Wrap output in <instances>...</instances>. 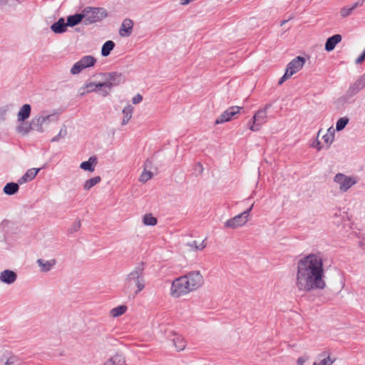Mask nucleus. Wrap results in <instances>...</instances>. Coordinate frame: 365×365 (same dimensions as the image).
I'll use <instances>...</instances> for the list:
<instances>
[{"label":"nucleus","instance_id":"nucleus-1","mask_svg":"<svg viewBox=\"0 0 365 365\" xmlns=\"http://www.w3.org/2000/svg\"><path fill=\"white\" fill-rule=\"evenodd\" d=\"M323 264L320 252L309 254L297 262L296 287L299 292H308L326 287Z\"/></svg>","mask_w":365,"mask_h":365},{"label":"nucleus","instance_id":"nucleus-2","mask_svg":"<svg viewBox=\"0 0 365 365\" xmlns=\"http://www.w3.org/2000/svg\"><path fill=\"white\" fill-rule=\"evenodd\" d=\"M144 269V263L140 262L126 276L125 279V291L127 292L133 284L136 287V290L133 297H135L145 287Z\"/></svg>","mask_w":365,"mask_h":365},{"label":"nucleus","instance_id":"nucleus-3","mask_svg":"<svg viewBox=\"0 0 365 365\" xmlns=\"http://www.w3.org/2000/svg\"><path fill=\"white\" fill-rule=\"evenodd\" d=\"M82 13L86 25L101 21L108 16L107 11L103 7L86 6L83 9Z\"/></svg>","mask_w":365,"mask_h":365},{"label":"nucleus","instance_id":"nucleus-4","mask_svg":"<svg viewBox=\"0 0 365 365\" xmlns=\"http://www.w3.org/2000/svg\"><path fill=\"white\" fill-rule=\"evenodd\" d=\"M272 106L271 103H267L264 106L263 109L259 110L252 117L250 121L249 128L252 131H257L259 130L260 126L267 122V110Z\"/></svg>","mask_w":365,"mask_h":365},{"label":"nucleus","instance_id":"nucleus-5","mask_svg":"<svg viewBox=\"0 0 365 365\" xmlns=\"http://www.w3.org/2000/svg\"><path fill=\"white\" fill-rule=\"evenodd\" d=\"M334 182L339 185L341 192H347L353 185L358 182V179L354 176H348L339 173L334 178Z\"/></svg>","mask_w":365,"mask_h":365},{"label":"nucleus","instance_id":"nucleus-6","mask_svg":"<svg viewBox=\"0 0 365 365\" xmlns=\"http://www.w3.org/2000/svg\"><path fill=\"white\" fill-rule=\"evenodd\" d=\"M192 292L187 287L185 278L182 276L175 279L171 286L170 294L174 297H180L181 295L186 294Z\"/></svg>","mask_w":365,"mask_h":365},{"label":"nucleus","instance_id":"nucleus-7","mask_svg":"<svg viewBox=\"0 0 365 365\" xmlns=\"http://www.w3.org/2000/svg\"><path fill=\"white\" fill-rule=\"evenodd\" d=\"M57 120L58 118L56 115H45L43 113L32 118L35 130L41 133L44 132V125H48L50 123Z\"/></svg>","mask_w":365,"mask_h":365},{"label":"nucleus","instance_id":"nucleus-8","mask_svg":"<svg viewBox=\"0 0 365 365\" xmlns=\"http://www.w3.org/2000/svg\"><path fill=\"white\" fill-rule=\"evenodd\" d=\"M185 278L187 287L192 291L197 289L203 284V277L200 271H192L183 276Z\"/></svg>","mask_w":365,"mask_h":365},{"label":"nucleus","instance_id":"nucleus-9","mask_svg":"<svg viewBox=\"0 0 365 365\" xmlns=\"http://www.w3.org/2000/svg\"><path fill=\"white\" fill-rule=\"evenodd\" d=\"M365 87V73L359 76L356 81L351 84L343 96L345 101H348Z\"/></svg>","mask_w":365,"mask_h":365},{"label":"nucleus","instance_id":"nucleus-10","mask_svg":"<svg viewBox=\"0 0 365 365\" xmlns=\"http://www.w3.org/2000/svg\"><path fill=\"white\" fill-rule=\"evenodd\" d=\"M103 76L104 81L102 82L101 86H104V88H111L113 86H115L122 81V75L121 73H118L116 72H111L108 73H101Z\"/></svg>","mask_w":365,"mask_h":365},{"label":"nucleus","instance_id":"nucleus-11","mask_svg":"<svg viewBox=\"0 0 365 365\" xmlns=\"http://www.w3.org/2000/svg\"><path fill=\"white\" fill-rule=\"evenodd\" d=\"M242 107L231 106L225 110L216 120L215 124H221L230 121L236 114L239 113Z\"/></svg>","mask_w":365,"mask_h":365},{"label":"nucleus","instance_id":"nucleus-12","mask_svg":"<svg viewBox=\"0 0 365 365\" xmlns=\"http://www.w3.org/2000/svg\"><path fill=\"white\" fill-rule=\"evenodd\" d=\"M247 221V217H246L244 214L240 213L227 220L225 222V227L229 229H236L245 225Z\"/></svg>","mask_w":365,"mask_h":365},{"label":"nucleus","instance_id":"nucleus-13","mask_svg":"<svg viewBox=\"0 0 365 365\" xmlns=\"http://www.w3.org/2000/svg\"><path fill=\"white\" fill-rule=\"evenodd\" d=\"M304 63L305 60L303 57L297 56L287 64L286 71L292 76L303 67Z\"/></svg>","mask_w":365,"mask_h":365},{"label":"nucleus","instance_id":"nucleus-14","mask_svg":"<svg viewBox=\"0 0 365 365\" xmlns=\"http://www.w3.org/2000/svg\"><path fill=\"white\" fill-rule=\"evenodd\" d=\"M133 21L128 18L125 19L119 29V34L122 37H128L133 32Z\"/></svg>","mask_w":365,"mask_h":365},{"label":"nucleus","instance_id":"nucleus-15","mask_svg":"<svg viewBox=\"0 0 365 365\" xmlns=\"http://www.w3.org/2000/svg\"><path fill=\"white\" fill-rule=\"evenodd\" d=\"M17 279L15 272L10 269H5L0 274V280L7 284H13Z\"/></svg>","mask_w":365,"mask_h":365},{"label":"nucleus","instance_id":"nucleus-16","mask_svg":"<svg viewBox=\"0 0 365 365\" xmlns=\"http://www.w3.org/2000/svg\"><path fill=\"white\" fill-rule=\"evenodd\" d=\"M102 83L87 82L81 88V90L86 89V92L88 93L95 92L97 91V89L104 88V86H99ZM101 93L103 96H107L108 95V91L105 88L101 90Z\"/></svg>","mask_w":365,"mask_h":365},{"label":"nucleus","instance_id":"nucleus-17","mask_svg":"<svg viewBox=\"0 0 365 365\" xmlns=\"http://www.w3.org/2000/svg\"><path fill=\"white\" fill-rule=\"evenodd\" d=\"M36 263L40 267V270L41 272H48L56 264V260L55 259H51L50 260L38 259Z\"/></svg>","mask_w":365,"mask_h":365},{"label":"nucleus","instance_id":"nucleus-18","mask_svg":"<svg viewBox=\"0 0 365 365\" xmlns=\"http://www.w3.org/2000/svg\"><path fill=\"white\" fill-rule=\"evenodd\" d=\"M103 365H126L125 358L123 354L116 353L115 355L106 360Z\"/></svg>","mask_w":365,"mask_h":365},{"label":"nucleus","instance_id":"nucleus-19","mask_svg":"<svg viewBox=\"0 0 365 365\" xmlns=\"http://www.w3.org/2000/svg\"><path fill=\"white\" fill-rule=\"evenodd\" d=\"M39 168H31L29 169L25 174L18 180V182L20 185L26 183L32 180L39 172Z\"/></svg>","mask_w":365,"mask_h":365},{"label":"nucleus","instance_id":"nucleus-20","mask_svg":"<svg viewBox=\"0 0 365 365\" xmlns=\"http://www.w3.org/2000/svg\"><path fill=\"white\" fill-rule=\"evenodd\" d=\"M67 26V22H65L64 19L60 18L51 26V29L55 34H63L66 31Z\"/></svg>","mask_w":365,"mask_h":365},{"label":"nucleus","instance_id":"nucleus-21","mask_svg":"<svg viewBox=\"0 0 365 365\" xmlns=\"http://www.w3.org/2000/svg\"><path fill=\"white\" fill-rule=\"evenodd\" d=\"M341 41V36L335 34L327 38L325 43V50L331 51L334 49L336 45Z\"/></svg>","mask_w":365,"mask_h":365},{"label":"nucleus","instance_id":"nucleus-22","mask_svg":"<svg viewBox=\"0 0 365 365\" xmlns=\"http://www.w3.org/2000/svg\"><path fill=\"white\" fill-rule=\"evenodd\" d=\"M97 163V158L95 156H92L87 161L82 162L80 165V168L86 171L93 172Z\"/></svg>","mask_w":365,"mask_h":365},{"label":"nucleus","instance_id":"nucleus-23","mask_svg":"<svg viewBox=\"0 0 365 365\" xmlns=\"http://www.w3.org/2000/svg\"><path fill=\"white\" fill-rule=\"evenodd\" d=\"M31 107L29 104L23 105L18 114V121L24 122L25 120L28 119L31 115Z\"/></svg>","mask_w":365,"mask_h":365},{"label":"nucleus","instance_id":"nucleus-24","mask_svg":"<svg viewBox=\"0 0 365 365\" xmlns=\"http://www.w3.org/2000/svg\"><path fill=\"white\" fill-rule=\"evenodd\" d=\"M83 13L76 14L74 15H71L67 17V25L68 26H75L80 24L83 20L84 21Z\"/></svg>","mask_w":365,"mask_h":365},{"label":"nucleus","instance_id":"nucleus-25","mask_svg":"<svg viewBox=\"0 0 365 365\" xmlns=\"http://www.w3.org/2000/svg\"><path fill=\"white\" fill-rule=\"evenodd\" d=\"M19 182H8L3 188V192L8 195L16 194L19 190Z\"/></svg>","mask_w":365,"mask_h":365},{"label":"nucleus","instance_id":"nucleus-26","mask_svg":"<svg viewBox=\"0 0 365 365\" xmlns=\"http://www.w3.org/2000/svg\"><path fill=\"white\" fill-rule=\"evenodd\" d=\"M174 338L173 339V344L175 345L176 350L180 351H182L186 346V341L184 338L175 333L173 334Z\"/></svg>","mask_w":365,"mask_h":365},{"label":"nucleus","instance_id":"nucleus-27","mask_svg":"<svg viewBox=\"0 0 365 365\" xmlns=\"http://www.w3.org/2000/svg\"><path fill=\"white\" fill-rule=\"evenodd\" d=\"M35 130L34 126L33 125L32 120L30 121L29 125H26L24 123H21L16 127V131L19 133L26 135L28 134L30 131Z\"/></svg>","mask_w":365,"mask_h":365},{"label":"nucleus","instance_id":"nucleus-28","mask_svg":"<svg viewBox=\"0 0 365 365\" xmlns=\"http://www.w3.org/2000/svg\"><path fill=\"white\" fill-rule=\"evenodd\" d=\"M115 47V43L113 41H107L105 42L101 48V55L106 57L110 55L111 51Z\"/></svg>","mask_w":365,"mask_h":365},{"label":"nucleus","instance_id":"nucleus-29","mask_svg":"<svg viewBox=\"0 0 365 365\" xmlns=\"http://www.w3.org/2000/svg\"><path fill=\"white\" fill-rule=\"evenodd\" d=\"M133 107L131 105L126 106L123 110V118L122 120V125H126L132 117Z\"/></svg>","mask_w":365,"mask_h":365},{"label":"nucleus","instance_id":"nucleus-30","mask_svg":"<svg viewBox=\"0 0 365 365\" xmlns=\"http://www.w3.org/2000/svg\"><path fill=\"white\" fill-rule=\"evenodd\" d=\"M318 359L320 361H315L313 365H331L334 363V360H331L329 356H327L326 352L319 354Z\"/></svg>","mask_w":365,"mask_h":365},{"label":"nucleus","instance_id":"nucleus-31","mask_svg":"<svg viewBox=\"0 0 365 365\" xmlns=\"http://www.w3.org/2000/svg\"><path fill=\"white\" fill-rule=\"evenodd\" d=\"M79 61L84 68L93 66L96 63V59L92 56H85Z\"/></svg>","mask_w":365,"mask_h":365},{"label":"nucleus","instance_id":"nucleus-32","mask_svg":"<svg viewBox=\"0 0 365 365\" xmlns=\"http://www.w3.org/2000/svg\"><path fill=\"white\" fill-rule=\"evenodd\" d=\"M101 181V178L100 176H96L87 180L83 184V189L85 190H89L96 185L99 183Z\"/></svg>","mask_w":365,"mask_h":365},{"label":"nucleus","instance_id":"nucleus-33","mask_svg":"<svg viewBox=\"0 0 365 365\" xmlns=\"http://www.w3.org/2000/svg\"><path fill=\"white\" fill-rule=\"evenodd\" d=\"M334 130L332 127H330L326 134L322 136V139L324 143L327 144L328 147L333 143L334 139Z\"/></svg>","mask_w":365,"mask_h":365},{"label":"nucleus","instance_id":"nucleus-34","mask_svg":"<svg viewBox=\"0 0 365 365\" xmlns=\"http://www.w3.org/2000/svg\"><path fill=\"white\" fill-rule=\"evenodd\" d=\"M127 310V307L125 305H120L112 309L110 312V315L113 317H117L123 315Z\"/></svg>","mask_w":365,"mask_h":365},{"label":"nucleus","instance_id":"nucleus-35","mask_svg":"<svg viewBox=\"0 0 365 365\" xmlns=\"http://www.w3.org/2000/svg\"><path fill=\"white\" fill-rule=\"evenodd\" d=\"M143 222L145 225L154 226L157 224L158 220L151 214H147L143 216Z\"/></svg>","mask_w":365,"mask_h":365},{"label":"nucleus","instance_id":"nucleus-36","mask_svg":"<svg viewBox=\"0 0 365 365\" xmlns=\"http://www.w3.org/2000/svg\"><path fill=\"white\" fill-rule=\"evenodd\" d=\"M67 134H68V132H67L66 127L65 125H63V128H61V129L60 130L58 134L57 135L54 136L51 140V141L53 143L58 142L61 139L65 138V137L67 135Z\"/></svg>","mask_w":365,"mask_h":365},{"label":"nucleus","instance_id":"nucleus-37","mask_svg":"<svg viewBox=\"0 0 365 365\" xmlns=\"http://www.w3.org/2000/svg\"><path fill=\"white\" fill-rule=\"evenodd\" d=\"M5 365H26V364L21 361L17 356H11L6 360Z\"/></svg>","mask_w":365,"mask_h":365},{"label":"nucleus","instance_id":"nucleus-38","mask_svg":"<svg viewBox=\"0 0 365 365\" xmlns=\"http://www.w3.org/2000/svg\"><path fill=\"white\" fill-rule=\"evenodd\" d=\"M349 123V118L346 117L339 118L336 123V130L337 131L342 130Z\"/></svg>","mask_w":365,"mask_h":365},{"label":"nucleus","instance_id":"nucleus-39","mask_svg":"<svg viewBox=\"0 0 365 365\" xmlns=\"http://www.w3.org/2000/svg\"><path fill=\"white\" fill-rule=\"evenodd\" d=\"M83 69V66L81 63L80 61H77L71 68V73L73 75L78 74L81 73Z\"/></svg>","mask_w":365,"mask_h":365},{"label":"nucleus","instance_id":"nucleus-40","mask_svg":"<svg viewBox=\"0 0 365 365\" xmlns=\"http://www.w3.org/2000/svg\"><path fill=\"white\" fill-rule=\"evenodd\" d=\"M152 177H153V173L150 171H147L145 169L144 171L140 175L139 180L141 182H146L148 180L151 179Z\"/></svg>","mask_w":365,"mask_h":365},{"label":"nucleus","instance_id":"nucleus-41","mask_svg":"<svg viewBox=\"0 0 365 365\" xmlns=\"http://www.w3.org/2000/svg\"><path fill=\"white\" fill-rule=\"evenodd\" d=\"M354 10L352 6H344L340 10V15L342 18H346L349 16L352 11Z\"/></svg>","mask_w":365,"mask_h":365},{"label":"nucleus","instance_id":"nucleus-42","mask_svg":"<svg viewBox=\"0 0 365 365\" xmlns=\"http://www.w3.org/2000/svg\"><path fill=\"white\" fill-rule=\"evenodd\" d=\"M81 221L79 220H76L73 225L71 226V227L68 230V234H73L77 231L79 230L81 228Z\"/></svg>","mask_w":365,"mask_h":365},{"label":"nucleus","instance_id":"nucleus-43","mask_svg":"<svg viewBox=\"0 0 365 365\" xmlns=\"http://www.w3.org/2000/svg\"><path fill=\"white\" fill-rule=\"evenodd\" d=\"M189 246L191 247H195L196 250H202L206 247V244L205 243V240H203L202 242L198 243L196 240L192 241V242H190Z\"/></svg>","mask_w":365,"mask_h":365},{"label":"nucleus","instance_id":"nucleus-44","mask_svg":"<svg viewBox=\"0 0 365 365\" xmlns=\"http://www.w3.org/2000/svg\"><path fill=\"white\" fill-rule=\"evenodd\" d=\"M322 129L318 131L317 139L312 143V146L313 148H317L318 151L322 149V145H321L320 141L318 140V138L321 133Z\"/></svg>","mask_w":365,"mask_h":365},{"label":"nucleus","instance_id":"nucleus-45","mask_svg":"<svg viewBox=\"0 0 365 365\" xmlns=\"http://www.w3.org/2000/svg\"><path fill=\"white\" fill-rule=\"evenodd\" d=\"M142 101H143V96L139 93L135 95L132 99V102L133 104H138V103H140Z\"/></svg>","mask_w":365,"mask_h":365},{"label":"nucleus","instance_id":"nucleus-46","mask_svg":"<svg viewBox=\"0 0 365 365\" xmlns=\"http://www.w3.org/2000/svg\"><path fill=\"white\" fill-rule=\"evenodd\" d=\"M289 77H291L290 74L285 71V73L283 75V76L279 79L278 84L282 85L287 79H288Z\"/></svg>","mask_w":365,"mask_h":365},{"label":"nucleus","instance_id":"nucleus-47","mask_svg":"<svg viewBox=\"0 0 365 365\" xmlns=\"http://www.w3.org/2000/svg\"><path fill=\"white\" fill-rule=\"evenodd\" d=\"M365 60V49L361 54L356 59V63H361Z\"/></svg>","mask_w":365,"mask_h":365},{"label":"nucleus","instance_id":"nucleus-48","mask_svg":"<svg viewBox=\"0 0 365 365\" xmlns=\"http://www.w3.org/2000/svg\"><path fill=\"white\" fill-rule=\"evenodd\" d=\"M307 360V357L301 356V357L298 358L297 363L298 365H303L306 362Z\"/></svg>","mask_w":365,"mask_h":365},{"label":"nucleus","instance_id":"nucleus-49","mask_svg":"<svg viewBox=\"0 0 365 365\" xmlns=\"http://www.w3.org/2000/svg\"><path fill=\"white\" fill-rule=\"evenodd\" d=\"M253 206H254V203L250 207H248V209L247 210L242 212V214H244V215L246 217H247L248 220H249L250 213L251 210H252Z\"/></svg>","mask_w":365,"mask_h":365},{"label":"nucleus","instance_id":"nucleus-50","mask_svg":"<svg viewBox=\"0 0 365 365\" xmlns=\"http://www.w3.org/2000/svg\"><path fill=\"white\" fill-rule=\"evenodd\" d=\"M364 3V0H358L356 3H354L352 6L353 8L355 9H356L357 7H359V6H363Z\"/></svg>","mask_w":365,"mask_h":365},{"label":"nucleus","instance_id":"nucleus-51","mask_svg":"<svg viewBox=\"0 0 365 365\" xmlns=\"http://www.w3.org/2000/svg\"><path fill=\"white\" fill-rule=\"evenodd\" d=\"M195 170H198L200 173H202L203 171V167L202 165L200 163H197L195 165Z\"/></svg>","mask_w":365,"mask_h":365},{"label":"nucleus","instance_id":"nucleus-52","mask_svg":"<svg viewBox=\"0 0 365 365\" xmlns=\"http://www.w3.org/2000/svg\"><path fill=\"white\" fill-rule=\"evenodd\" d=\"M294 18V15H291L287 20H284L281 22L280 24V26H283L287 22H288L289 21H290L291 19H292Z\"/></svg>","mask_w":365,"mask_h":365},{"label":"nucleus","instance_id":"nucleus-53","mask_svg":"<svg viewBox=\"0 0 365 365\" xmlns=\"http://www.w3.org/2000/svg\"><path fill=\"white\" fill-rule=\"evenodd\" d=\"M86 89H85V90H81L80 89V96H83L85 94L88 93V92H86Z\"/></svg>","mask_w":365,"mask_h":365},{"label":"nucleus","instance_id":"nucleus-54","mask_svg":"<svg viewBox=\"0 0 365 365\" xmlns=\"http://www.w3.org/2000/svg\"><path fill=\"white\" fill-rule=\"evenodd\" d=\"M148 163H151L150 162H149L148 160L146 161V166H148Z\"/></svg>","mask_w":365,"mask_h":365}]
</instances>
